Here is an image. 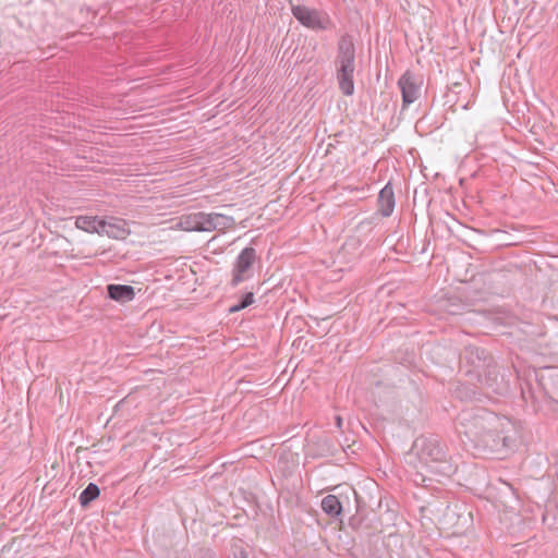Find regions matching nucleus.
<instances>
[{"instance_id": "f257e3e1", "label": "nucleus", "mask_w": 558, "mask_h": 558, "mask_svg": "<svg viewBox=\"0 0 558 558\" xmlns=\"http://www.w3.org/2000/svg\"><path fill=\"white\" fill-rule=\"evenodd\" d=\"M335 71L338 87L344 96L354 94L355 46L349 34L342 35L337 44Z\"/></svg>"}, {"instance_id": "f03ea898", "label": "nucleus", "mask_w": 558, "mask_h": 558, "mask_svg": "<svg viewBox=\"0 0 558 558\" xmlns=\"http://www.w3.org/2000/svg\"><path fill=\"white\" fill-rule=\"evenodd\" d=\"M498 423V415L485 408L463 409L456 420V430L472 445L482 433Z\"/></svg>"}, {"instance_id": "7ed1b4c3", "label": "nucleus", "mask_w": 558, "mask_h": 558, "mask_svg": "<svg viewBox=\"0 0 558 558\" xmlns=\"http://www.w3.org/2000/svg\"><path fill=\"white\" fill-rule=\"evenodd\" d=\"M413 450L416 452L420 461L425 465L432 463L440 464L436 471L447 474L451 466L447 462V452L437 435L420 436L413 442Z\"/></svg>"}, {"instance_id": "20e7f679", "label": "nucleus", "mask_w": 558, "mask_h": 558, "mask_svg": "<svg viewBox=\"0 0 558 558\" xmlns=\"http://www.w3.org/2000/svg\"><path fill=\"white\" fill-rule=\"evenodd\" d=\"M494 357L483 348L469 344L461 355L460 363L466 376L471 379L482 380V368L487 367Z\"/></svg>"}, {"instance_id": "39448f33", "label": "nucleus", "mask_w": 558, "mask_h": 558, "mask_svg": "<svg viewBox=\"0 0 558 558\" xmlns=\"http://www.w3.org/2000/svg\"><path fill=\"white\" fill-rule=\"evenodd\" d=\"M504 424V420L498 416V423L482 433L472 444L473 447L487 452H500L504 449H508L509 437L502 435Z\"/></svg>"}, {"instance_id": "423d86ee", "label": "nucleus", "mask_w": 558, "mask_h": 558, "mask_svg": "<svg viewBox=\"0 0 558 558\" xmlns=\"http://www.w3.org/2000/svg\"><path fill=\"white\" fill-rule=\"evenodd\" d=\"M291 11L300 24L313 31H326L332 25L331 20L326 12L311 9L302 4H292Z\"/></svg>"}, {"instance_id": "0eeeda50", "label": "nucleus", "mask_w": 558, "mask_h": 558, "mask_svg": "<svg viewBox=\"0 0 558 558\" xmlns=\"http://www.w3.org/2000/svg\"><path fill=\"white\" fill-rule=\"evenodd\" d=\"M256 257L254 247L247 246L240 252L232 268V277L230 280L232 288H236L240 283L253 277V264Z\"/></svg>"}, {"instance_id": "6e6552de", "label": "nucleus", "mask_w": 558, "mask_h": 558, "mask_svg": "<svg viewBox=\"0 0 558 558\" xmlns=\"http://www.w3.org/2000/svg\"><path fill=\"white\" fill-rule=\"evenodd\" d=\"M402 96V109L413 104L421 94V82L411 71H405L398 81Z\"/></svg>"}, {"instance_id": "1a4fd4ad", "label": "nucleus", "mask_w": 558, "mask_h": 558, "mask_svg": "<svg viewBox=\"0 0 558 558\" xmlns=\"http://www.w3.org/2000/svg\"><path fill=\"white\" fill-rule=\"evenodd\" d=\"M487 390L501 395L507 390L502 378H499V371L496 362L493 360L487 367L482 368V380H477Z\"/></svg>"}, {"instance_id": "9d476101", "label": "nucleus", "mask_w": 558, "mask_h": 558, "mask_svg": "<svg viewBox=\"0 0 558 558\" xmlns=\"http://www.w3.org/2000/svg\"><path fill=\"white\" fill-rule=\"evenodd\" d=\"M130 234L126 223L123 219L110 217L101 219L100 235H107L111 239L123 240Z\"/></svg>"}, {"instance_id": "9b49d317", "label": "nucleus", "mask_w": 558, "mask_h": 558, "mask_svg": "<svg viewBox=\"0 0 558 558\" xmlns=\"http://www.w3.org/2000/svg\"><path fill=\"white\" fill-rule=\"evenodd\" d=\"M378 213L383 217H389L393 213L396 198L393 187L390 182H388L378 194Z\"/></svg>"}, {"instance_id": "f8f14e48", "label": "nucleus", "mask_w": 558, "mask_h": 558, "mask_svg": "<svg viewBox=\"0 0 558 558\" xmlns=\"http://www.w3.org/2000/svg\"><path fill=\"white\" fill-rule=\"evenodd\" d=\"M107 296L118 303L124 304L135 298V290L129 284L110 283L107 286Z\"/></svg>"}, {"instance_id": "ddd939ff", "label": "nucleus", "mask_w": 558, "mask_h": 558, "mask_svg": "<svg viewBox=\"0 0 558 558\" xmlns=\"http://www.w3.org/2000/svg\"><path fill=\"white\" fill-rule=\"evenodd\" d=\"M75 226L85 232L100 234L101 219L95 216H78L75 219Z\"/></svg>"}, {"instance_id": "4468645a", "label": "nucleus", "mask_w": 558, "mask_h": 558, "mask_svg": "<svg viewBox=\"0 0 558 558\" xmlns=\"http://www.w3.org/2000/svg\"><path fill=\"white\" fill-rule=\"evenodd\" d=\"M322 509L329 517L337 518L342 512V505L335 495H327L322 500Z\"/></svg>"}, {"instance_id": "2eb2a0df", "label": "nucleus", "mask_w": 558, "mask_h": 558, "mask_svg": "<svg viewBox=\"0 0 558 558\" xmlns=\"http://www.w3.org/2000/svg\"><path fill=\"white\" fill-rule=\"evenodd\" d=\"M178 225L184 231L201 232V211L182 216Z\"/></svg>"}, {"instance_id": "dca6fc26", "label": "nucleus", "mask_w": 558, "mask_h": 558, "mask_svg": "<svg viewBox=\"0 0 558 558\" xmlns=\"http://www.w3.org/2000/svg\"><path fill=\"white\" fill-rule=\"evenodd\" d=\"M456 396L461 401H480L481 392L473 386L460 384L456 389Z\"/></svg>"}, {"instance_id": "f3484780", "label": "nucleus", "mask_w": 558, "mask_h": 558, "mask_svg": "<svg viewBox=\"0 0 558 558\" xmlns=\"http://www.w3.org/2000/svg\"><path fill=\"white\" fill-rule=\"evenodd\" d=\"M100 495V489L95 483H89L86 488L80 494L78 501L83 508L89 506L90 502L96 500Z\"/></svg>"}, {"instance_id": "a211bd4d", "label": "nucleus", "mask_w": 558, "mask_h": 558, "mask_svg": "<svg viewBox=\"0 0 558 558\" xmlns=\"http://www.w3.org/2000/svg\"><path fill=\"white\" fill-rule=\"evenodd\" d=\"M211 216L216 226V230L218 231L230 229L235 225L234 218L231 216H226L218 213H211Z\"/></svg>"}, {"instance_id": "6ab92c4d", "label": "nucleus", "mask_w": 558, "mask_h": 558, "mask_svg": "<svg viewBox=\"0 0 558 558\" xmlns=\"http://www.w3.org/2000/svg\"><path fill=\"white\" fill-rule=\"evenodd\" d=\"M216 230L211 213L201 211V232H210Z\"/></svg>"}, {"instance_id": "aec40b11", "label": "nucleus", "mask_w": 558, "mask_h": 558, "mask_svg": "<svg viewBox=\"0 0 558 558\" xmlns=\"http://www.w3.org/2000/svg\"><path fill=\"white\" fill-rule=\"evenodd\" d=\"M253 303H254V293L253 292H246L238 301V304H239V306H241L242 310L248 307Z\"/></svg>"}, {"instance_id": "412c9836", "label": "nucleus", "mask_w": 558, "mask_h": 558, "mask_svg": "<svg viewBox=\"0 0 558 558\" xmlns=\"http://www.w3.org/2000/svg\"><path fill=\"white\" fill-rule=\"evenodd\" d=\"M240 311H242V308H241V306H239V304H238V303H235V304H233V305H231V306L229 307V313H230V314L238 313V312H240Z\"/></svg>"}, {"instance_id": "4be33fe9", "label": "nucleus", "mask_w": 558, "mask_h": 558, "mask_svg": "<svg viewBox=\"0 0 558 558\" xmlns=\"http://www.w3.org/2000/svg\"><path fill=\"white\" fill-rule=\"evenodd\" d=\"M336 424L339 428H341V425H342V418L340 416H337L336 417Z\"/></svg>"}]
</instances>
